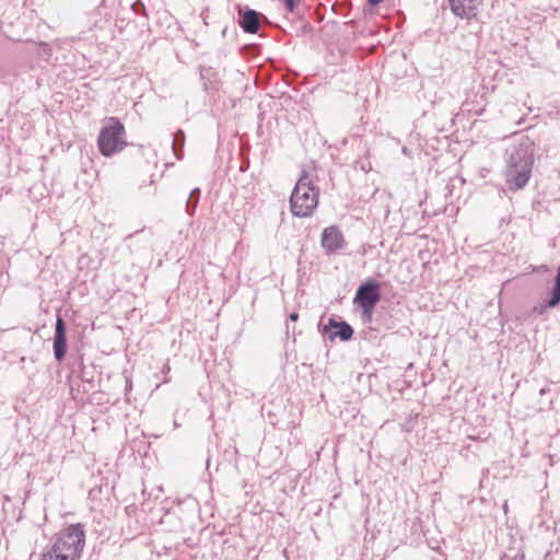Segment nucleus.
<instances>
[{
    "instance_id": "nucleus-1",
    "label": "nucleus",
    "mask_w": 560,
    "mask_h": 560,
    "mask_svg": "<svg viewBox=\"0 0 560 560\" xmlns=\"http://www.w3.org/2000/svg\"><path fill=\"white\" fill-rule=\"evenodd\" d=\"M533 164V151L528 145L513 147L505 170V179L511 189H522L527 185L532 176Z\"/></svg>"
},
{
    "instance_id": "nucleus-2",
    "label": "nucleus",
    "mask_w": 560,
    "mask_h": 560,
    "mask_svg": "<svg viewBox=\"0 0 560 560\" xmlns=\"http://www.w3.org/2000/svg\"><path fill=\"white\" fill-rule=\"evenodd\" d=\"M318 199L319 189L314 185L310 174L303 171L290 197L292 214L298 218L312 215L318 206Z\"/></svg>"
},
{
    "instance_id": "nucleus-3",
    "label": "nucleus",
    "mask_w": 560,
    "mask_h": 560,
    "mask_svg": "<svg viewBox=\"0 0 560 560\" xmlns=\"http://www.w3.org/2000/svg\"><path fill=\"white\" fill-rule=\"evenodd\" d=\"M85 545V533L81 524H72L60 530L49 547L60 560H79Z\"/></svg>"
},
{
    "instance_id": "nucleus-4",
    "label": "nucleus",
    "mask_w": 560,
    "mask_h": 560,
    "mask_svg": "<svg viewBox=\"0 0 560 560\" xmlns=\"http://www.w3.org/2000/svg\"><path fill=\"white\" fill-rule=\"evenodd\" d=\"M127 147L126 130L117 117L105 120L97 137V148L102 155L109 158Z\"/></svg>"
},
{
    "instance_id": "nucleus-5",
    "label": "nucleus",
    "mask_w": 560,
    "mask_h": 560,
    "mask_svg": "<svg viewBox=\"0 0 560 560\" xmlns=\"http://www.w3.org/2000/svg\"><path fill=\"white\" fill-rule=\"evenodd\" d=\"M380 284L375 281L363 283L357 290L354 303L363 311V315L368 320L371 319L373 310L380 301Z\"/></svg>"
},
{
    "instance_id": "nucleus-6",
    "label": "nucleus",
    "mask_w": 560,
    "mask_h": 560,
    "mask_svg": "<svg viewBox=\"0 0 560 560\" xmlns=\"http://www.w3.org/2000/svg\"><path fill=\"white\" fill-rule=\"evenodd\" d=\"M320 245L326 255H334L347 246L341 230L337 225L325 228L322 232Z\"/></svg>"
},
{
    "instance_id": "nucleus-7",
    "label": "nucleus",
    "mask_w": 560,
    "mask_h": 560,
    "mask_svg": "<svg viewBox=\"0 0 560 560\" xmlns=\"http://www.w3.org/2000/svg\"><path fill=\"white\" fill-rule=\"evenodd\" d=\"M324 334H329L330 339L339 337L342 341H348L352 338L353 329L346 322H337L334 318H329L328 323L323 327Z\"/></svg>"
},
{
    "instance_id": "nucleus-8",
    "label": "nucleus",
    "mask_w": 560,
    "mask_h": 560,
    "mask_svg": "<svg viewBox=\"0 0 560 560\" xmlns=\"http://www.w3.org/2000/svg\"><path fill=\"white\" fill-rule=\"evenodd\" d=\"M450 3L456 16L470 20L477 15L480 0H450Z\"/></svg>"
},
{
    "instance_id": "nucleus-9",
    "label": "nucleus",
    "mask_w": 560,
    "mask_h": 560,
    "mask_svg": "<svg viewBox=\"0 0 560 560\" xmlns=\"http://www.w3.org/2000/svg\"><path fill=\"white\" fill-rule=\"evenodd\" d=\"M67 351V336L66 325L63 319L58 316L56 320V329L54 337V355L57 361H61L65 358Z\"/></svg>"
},
{
    "instance_id": "nucleus-10",
    "label": "nucleus",
    "mask_w": 560,
    "mask_h": 560,
    "mask_svg": "<svg viewBox=\"0 0 560 560\" xmlns=\"http://www.w3.org/2000/svg\"><path fill=\"white\" fill-rule=\"evenodd\" d=\"M240 25L245 33H257L259 28V13L252 9L246 10L242 15Z\"/></svg>"
},
{
    "instance_id": "nucleus-11",
    "label": "nucleus",
    "mask_w": 560,
    "mask_h": 560,
    "mask_svg": "<svg viewBox=\"0 0 560 560\" xmlns=\"http://www.w3.org/2000/svg\"><path fill=\"white\" fill-rule=\"evenodd\" d=\"M560 303V267L558 268L556 281L553 289L550 294V299L547 301L546 305L544 306H535L534 312L538 314H542L545 308L547 307H555Z\"/></svg>"
},
{
    "instance_id": "nucleus-12",
    "label": "nucleus",
    "mask_w": 560,
    "mask_h": 560,
    "mask_svg": "<svg viewBox=\"0 0 560 560\" xmlns=\"http://www.w3.org/2000/svg\"><path fill=\"white\" fill-rule=\"evenodd\" d=\"M162 374L164 375V378L162 381V383L166 384L171 381L168 374L171 372V365L168 363H165L162 368Z\"/></svg>"
},
{
    "instance_id": "nucleus-13",
    "label": "nucleus",
    "mask_w": 560,
    "mask_h": 560,
    "mask_svg": "<svg viewBox=\"0 0 560 560\" xmlns=\"http://www.w3.org/2000/svg\"><path fill=\"white\" fill-rule=\"evenodd\" d=\"M300 0H284L285 8L289 12H293L298 7Z\"/></svg>"
},
{
    "instance_id": "nucleus-14",
    "label": "nucleus",
    "mask_w": 560,
    "mask_h": 560,
    "mask_svg": "<svg viewBox=\"0 0 560 560\" xmlns=\"http://www.w3.org/2000/svg\"><path fill=\"white\" fill-rule=\"evenodd\" d=\"M217 73H214L211 69H206L201 71V78L206 80L207 77H215Z\"/></svg>"
},
{
    "instance_id": "nucleus-15",
    "label": "nucleus",
    "mask_w": 560,
    "mask_h": 560,
    "mask_svg": "<svg viewBox=\"0 0 560 560\" xmlns=\"http://www.w3.org/2000/svg\"><path fill=\"white\" fill-rule=\"evenodd\" d=\"M203 86H205L206 91H215V90H218V86L214 83H212V82L205 81L203 82Z\"/></svg>"
},
{
    "instance_id": "nucleus-16",
    "label": "nucleus",
    "mask_w": 560,
    "mask_h": 560,
    "mask_svg": "<svg viewBox=\"0 0 560 560\" xmlns=\"http://www.w3.org/2000/svg\"><path fill=\"white\" fill-rule=\"evenodd\" d=\"M289 318L292 320V322H296L299 319V314L296 312H293L289 315Z\"/></svg>"
},
{
    "instance_id": "nucleus-17",
    "label": "nucleus",
    "mask_w": 560,
    "mask_h": 560,
    "mask_svg": "<svg viewBox=\"0 0 560 560\" xmlns=\"http://www.w3.org/2000/svg\"><path fill=\"white\" fill-rule=\"evenodd\" d=\"M382 1H383V0H369V3H370L371 5H376V4L381 3Z\"/></svg>"
},
{
    "instance_id": "nucleus-18",
    "label": "nucleus",
    "mask_w": 560,
    "mask_h": 560,
    "mask_svg": "<svg viewBox=\"0 0 560 560\" xmlns=\"http://www.w3.org/2000/svg\"><path fill=\"white\" fill-rule=\"evenodd\" d=\"M502 508H503L504 513H505V514H508V512H509V505H508V502H506V501L504 502V504H503V506H502Z\"/></svg>"
},
{
    "instance_id": "nucleus-19",
    "label": "nucleus",
    "mask_w": 560,
    "mask_h": 560,
    "mask_svg": "<svg viewBox=\"0 0 560 560\" xmlns=\"http://www.w3.org/2000/svg\"><path fill=\"white\" fill-rule=\"evenodd\" d=\"M195 194L198 196L199 195V189L196 188V189L191 190L190 197H194Z\"/></svg>"
},
{
    "instance_id": "nucleus-20",
    "label": "nucleus",
    "mask_w": 560,
    "mask_h": 560,
    "mask_svg": "<svg viewBox=\"0 0 560 560\" xmlns=\"http://www.w3.org/2000/svg\"><path fill=\"white\" fill-rule=\"evenodd\" d=\"M402 430L406 431V432H409L411 429L410 428H405V425H402Z\"/></svg>"
},
{
    "instance_id": "nucleus-21",
    "label": "nucleus",
    "mask_w": 560,
    "mask_h": 560,
    "mask_svg": "<svg viewBox=\"0 0 560 560\" xmlns=\"http://www.w3.org/2000/svg\"><path fill=\"white\" fill-rule=\"evenodd\" d=\"M402 152H404L405 154H408V150H407V148H404V149H402Z\"/></svg>"
}]
</instances>
